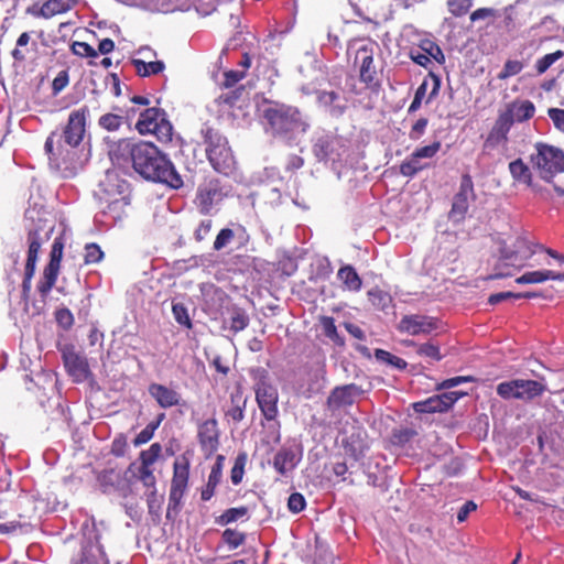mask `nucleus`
<instances>
[{
	"label": "nucleus",
	"instance_id": "1",
	"mask_svg": "<svg viewBox=\"0 0 564 564\" xmlns=\"http://www.w3.org/2000/svg\"><path fill=\"white\" fill-rule=\"evenodd\" d=\"M110 153L118 163H130L135 173L147 181L174 189L183 186V178L172 161L152 142L123 138L115 144Z\"/></svg>",
	"mask_w": 564,
	"mask_h": 564
},
{
	"label": "nucleus",
	"instance_id": "2",
	"mask_svg": "<svg viewBox=\"0 0 564 564\" xmlns=\"http://www.w3.org/2000/svg\"><path fill=\"white\" fill-rule=\"evenodd\" d=\"M263 118L267 120L273 135L293 140L297 134L305 133L308 123L303 119L301 111L293 106L275 104L264 109Z\"/></svg>",
	"mask_w": 564,
	"mask_h": 564
},
{
	"label": "nucleus",
	"instance_id": "3",
	"mask_svg": "<svg viewBox=\"0 0 564 564\" xmlns=\"http://www.w3.org/2000/svg\"><path fill=\"white\" fill-rule=\"evenodd\" d=\"M200 134L206 145L207 159L213 169L226 176L235 173L237 162L226 137L218 129L205 123L200 129Z\"/></svg>",
	"mask_w": 564,
	"mask_h": 564
},
{
	"label": "nucleus",
	"instance_id": "4",
	"mask_svg": "<svg viewBox=\"0 0 564 564\" xmlns=\"http://www.w3.org/2000/svg\"><path fill=\"white\" fill-rule=\"evenodd\" d=\"M191 463L186 455L176 457L173 463V476L171 480L169 505L166 510L167 519H175L182 508V499L187 491L189 481Z\"/></svg>",
	"mask_w": 564,
	"mask_h": 564
},
{
	"label": "nucleus",
	"instance_id": "5",
	"mask_svg": "<svg viewBox=\"0 0 564 564\" xmlns=\"http://www.w3.org/2000/svg\"><path fill=\"white\" fill-rule=\"evenodd\" d=\"M534 148L535 153L530 156L532 166L542 180L551 183L556 174L564 172V152L542 142H538Z\"/></svg>",
	"mask_w": 564,
	"mask_h": 564
},
{
	"label": "nucleus",
	"instance_id": "6",
	"mask_svg": "<svg viewBox=\"0 0 564 564\" xmlns=\"http://www.w3.org/2000/svg\"><path fill=\"white\" fill-rule=\"evenodd\" d=\"M135 130L141 135L153 134L161 143H169L173 137V126L167 119L166 112L158 107H150L143 110L138 121Z\"/></svg>",
	"mask_w": 564,
	"mask_h": 564
},
{
	"label": "nucleus",
	"instance_id": "7",
	"mask_svg": "<svg viewBox=\"0 0 564 564\" xmlns=\"http://www.w3.org/2000/svg\"><path fill=\"white\" fill-rule=\"evenodd\" d=\"M64 254V239L56 237L52 243L48 261L44 265L41 278L36 284V291L42 301H45L55 286Z\"/></svg>",
	"mask_w": 564,
	"mask_h": 564
},
{
	"label": "nucleus",
	"instance_id": "8",
	"mask_svg": "<svg viewBox=\"0 0 564 564\" xmlns=\"http://www.w3.org/2000/svg\"><path fill=\"white\" fill-rule=\"evenodd\" d=\"M377 48L378 43L376 41L368 40L357 48L354 59V64L359 67L360 82L371 89L379 86L377 69L375 66V53Z\"/></svg>",
	"mask_w": 564,
	"mask_h": 564
},
{
	"label": "nucleus",
	"instance_id": "9",
	"mask_svg": "<svg viewBox=\"0 0 564 564\" xmlns=\"http://www.w3.org/2000/svg\"><path fill=\"white\" fill-rule=\"evenodd\" d=\"M475 200L476 194L471 176L466 173L462 175L458 192L454 195L448 218L455 224L465 220L469 209V199Z\"/></svg>",
	"mask_w": 564,
	"mask_h": 564
},
{
	"label": "nucleus",
	"instance_id": "10",
	"mask_svg": "<svg viewBox=\"0 0 564 564\" xmlns=\"http://www.w3.org/2000/svg\"><path fill=\"white\" fill-rule=\"evenodd\" d=\"M256 400L261 413L268 421L276 419L279 414V393L276 388L265 378H261L256 384Z\"/></svg>",
	"mask_w": 564,
	"mask_h": 564
},
{
	"label": "nucleus",
	"instance_id": "11",
	"mask_svg": "<svg viewBox=\"0 0 564 564\" xmlns=\"http://www.w3.org/2000/svg\"><path fill=\"white\" fill-rule=\"evenodd\" d=\"M88 115L89 110L87 106L76 109L69 113L62 138L70 148L78 147L83 141Z\"/></svg>",
	"mask_w": 564,
	"mask_h": 564
},
{
	"label": "nucleus",
	"instance_id": "12",
	"mask_svg": "<svg viewBox=\"0 0 564 564\" xmlns=\"http://www.w3.org/2000/svg\"><path fill=\"white\" fill-rule=\"evenodd\" d=\"M55 132L51 133V135L45 141V151L48 155L50 164L54 166L56 170L63 172V176L68 177L74 174V169L70 166L72 162L75 158V152L64 149L62 144H58L57 148H54V137Z\"/></svg>",
	"mask_w": 564,
	"mask_h": 564
},
{
	"label": "nucleus",
	"instance_id": "13",
	"mask_svg": "<svg viewBox=\"0 0 564 564\" xmlns=\"http://www.w3.org/2000/svg\"><path fill=\"white\" fill-rule=\"evenodd\" d=\"M220 431L216 419H208L202 422L197 429V438L204 454L209 457L219 447Z\"/></svg>",
	"mask_w": 564,
	"mask_h": 564
},
{
	"label": "nucleus",
	"instance_id": "14",
	"mask_svg": "<svg viewBox=\"0 0 564 564\" xmlns=\"http://www.w3.org/2000/svg\"><path fill=\"white\" fill-rule=\"evenodd\" d=\"M361 393V388L355 383L339 386L332 390L326 403L330 410H338L344 406H350L355 403L356 398Z\"/></svg>",
	"mask_w": 564,
	"mask_h": 564
},
{
	"label": "nucleus",
	"instance_id": "15",
	"mask_svg": "<svg viewBox=\"0 0 564 564\" xmlns=\"http://www.w3.org/2000/svg\"><path fill=\"white\" fill-rule=\"evenodd\" d=\"M224 194L221 192L218 180L213 178L204 183L197 191V204L199 213L208 215L216 202L221 200Z\"/></svg>",
	"mask_w": 564,
	"mask_h": 564
},
{
	"label": "nucleus",
	"instance_id": "16",
	"mask_svg": "<svg viewBox=\"0 0 564 564\" xmlns=\"http://www.w3.org/2000/svg\"><path fill=\"white\" fill-rule=\"evenodd\" d=\"M437 328V319L422 315H405L401 318L399 330L412 336L420 334H431Z\"/></svg>",
	"mask_w": 564,
	"mask_h": 564
},
{
	"label": "nucleus",
	"instance_id": "17",
	"mask_svg": "<svg viewBox=\"0 0 564 564\" xmlns=\"http://www.w3.org/2000/svg\"><path fill=\"white\" fill-rule=\"evenodd\" d=\"M63 361L67 373L75 382L85 381L90 375L86 358L77 354L73 348L63 351Z\"/></svg>",
	"mask_w": 564,
	"mask_h": 564
},
{
	"label": "nucleus",
	"instance_id": "18",
	"mask_svg": "<svg viewBox=\"0 0 564 564\" xmlns=\"http://www.w3.org/2000/svg\"><path fill=\"white\" fill-rule=\"evenodd\" d=\"M465 393L449 392L441 395H434L425 401L415 402L413 404L414 410L417 413H434L447 411L460 395Z\"/></svg>",
	"mask_w": 564,
	"mask_h": 564
},
{
	"label": "nucleus",
	"instance_id": "19",
	"mask_svg": "<svg viewBox=\"0 0 564 564\" xmlns=\"http://www.w3.org/2000/svg\"><path fill=\"white\" fill-rule=\"evenodd\" d=\"M539 243H533L524 237H517L513 243V248L503 247L500 250L501 259L509 262H516L518 260H529L536 251H539Z\"/></svg>",
	"mask_w": 564,
	"mask_h": 564
},
{
	"label": "nucleus",
	"instance_id": "20",
	"mask_svg": "<svg viewBox=\"0 0 564 564\" xmlns=\"http://www.w3.org/2000/svg\"><path fill=\"white\" fill-rule=\"evenodd\" d=\"M50 240V231L41 228L30 229L26 234L28 254L24 267L36 269L42 246Z\"/></svg>",
	"mask_w": 564,
	"mask_h": 564
},
{
	"label": "nucleus",
	"instance_id": "21",
	"mask_svg": "<svg viewBox=\"0 0 564 564\" xmlns=\"http://www.w3.org/2000/svg\"><path fill=\"white\" fill-rule=\"evenodd\" d=\"M502 117L509 119L510 124L523 122L531 119L535 113V106L531 100L516 99L506 106L503 111L499 112Z\"/></svg>",
	"mask_w": 564,
	"mask_h": 564
},
{
	"label": "nucleus",
	"instance_id": "22",
	"mask_svg": "<svg viewBox=\"0 0 564 564\" xmlns=\"http://www.w3.org/2000/svg\"><path fill=\"white\" fill-rule=\"evenodd\" d=\"M511 124L509 119L502 117L500 113L498 115L492 128L490 129L485 142V150H494L499 145H507L508 143V133L511 129Z\"/></svg>",
	"mask_w": 564,
	"mask_h": 564
},
{
	"label": "nucleus",
	"instance_id": "23",
	"mask_svg": "<svg viewBox=\"0 0 564 564\" xmlns=\"http://www.w3.org/2000/svg\"><path fill=\"white\" fill-rule=\"evenodd\" d=\"M149 394L158 402L160 408L170 409L181 403V394L164 384L161 383H151L149 386Z\"/></svg>",
	"mask_w": 564,
	"mask_h": 564
},
{
	"label": "nucleus",
	"instance_id": "24",
	"mask_svg": "<svg viewBox=\"0 0 564 564\" xmlns=\"http://www.w3.org/2000/svg\"><path fill=\"white\" fill-rule=\"evenodd\" d=\"M80 0H46L39 9L32 10L36 18L51 19L72 10Z\"/></svg>",
	"mask_w": 564,
	"mask_h": 564
},
{
	"label": "nucleus",
	"instance_id": "25",
	"mask_svg": "<svg viewBox=\"0 0 564 564\" xmlns=\"http://www.w3.org/2000/svg\"><path fill=\"white\" fill-rule=\"evenodd\" d=\"M224 456L219 455L216 458L215 464L213 465L207 484L202 489L200 498L203 501H208L215 495L216 488L219 485L223 477V467H224Z\"/></svg>",
	"mask_w": 564,
	"mask_h": 564
},
{
	"label": "nucleus",
	"instance_id": "26",
	"mask_svg": "<svg viewBox=\"0 0 564 564\" xmlns=\"http://www.w3.org/2000/svg\"><path fill=\"white\" fill-rule=\"evenodd\" d=\"M509 171H510L512 178L516 182L525 184L527 186L531 187L536 193L542 192L541 188H538L535 185H533L532 173H531L529 166L522 161V159H517V160L510 162Z\"/></svg>",
	"mask_w": 564,
	"mask_h": 564
},
{
	"label": "nucleus",
	"instance_id": "27",
	"mask_svg": "<svg viewBox=\"0 0 564 564\" xmlns=\"http://www.w3.org/2000/svg\"><path fill=\"white\" fill-rule=\"evenodd\" d=\"M296 465V455L291 448H281L273 458V467L281 476L293 470Z\"/></svg>",
	"mask_w": 564,
	"mask_h": 564
},
{
	"label": "nucleus",
	"instance_id": "28",
	"mask_svg": "<svg viewBox=\"0 0 564 564\" xmlns=\"http://www.w3.org/2000/svg\"><path fill=\"white\" fill-rule=\"evenodd\" d=\"M545 386L536 380L519 379L518 400L529 402L544 393Z\"/></svg>",
	"mask_w": 564,
	"mask_h": 564
},
{
	"label": "nucleus",
	"instance_id": "29",
	"mask_svg": "<svg viewBox=\"0 0 564 564\" xmlns=\"http://www.w3.org/2000/svg\"><path fill=\"white\" fill-rule=\"evenodd\" d=\"M317 100L321 105L324 107H327L329 109V113L333 117H340L344 115V112L347 109L346 104H339V95L336 91H327L323 90L319 91L317 95Z\"/></svg>",
	"mask_w": 564,
	"mask_h": 564
},
{
	"label": "nucleus",
	"instance_id": "30",
	"mask_svg": "<svg viewBox=\"0 0 564 564\" xmlns=\"http://www.w3.org/2000/svg\"><path fill=\"white\" fill-rule=\"evenodd\" d=\"M337 278L343 282L346 290L352 292L360 291L362 281L352 265L347 264L341 267L337 272Z\"/></svg>",
	"mask_w": 564,
	"mask_h": 564
},
{
	"label": "nucleus",
	"instance_id": "31",
	"mask_svg": "<svg viewBox=\"0 0 564 564\" xmlns=\"http://www.w3.org/2000/svg\"><path fill=\"white\" fill-rule=\"evenodd\" d=\"M246 399L242 392L237 391L230 395V406L226 410L225 416L234 423H239L245 417Z\"/></svg>",
	"mask_w": 564,
	"mask_h": 564
},
{
	"label": "nucleus",
	"instance_id": "32",
	"mask_svg": "<svg viewBox=\"0 0 564 564\" xmlns=\"http://www.w3.org/2000/svg\"><path fill=\"white\" fill-rule=\"evenodd\" d=\"M558 272L552 270L529 271L516 279L518 284H538L547 280H557Z\"/></svg>",
	"mask_w": 564,
	"mask_h": 564
},
{
	"label": "nucleus",
	"instance_id": "33",
	"mask_svg": "<svg viewBox=\"0 0 564 564\" xmlns=\"http://www.w3.org/2000/svg\"><path fill=\"white\" fill-rule=\"evenodd\" d=\"M427 167H430V164L423 162L420 158H415V153L413 151L410 156L400 164L399 172L401 175L412 178Z\"/></svg>",
	"mask_w": 564,
	"mask_h": 564
},
{
	"label": "nucleus",
	"instance_id": "34",
	"mask_svg": "<svg viewBox=\"0 0 564 564\" xmlns=\"http://www.w3.org/2000/svg\"><path fill=\"white\" fill-rule=\"evenodd\" d=\"M343 445L345 451L355 459H358L360 456H362L365 451L368 448L367 443L361 435V432H358L357 434H352L351 436L345 438L343 441Z\"/></svg>",
	"mask_w": 564,
	"mask_h": 564
},
{
	"label": "nucleus",
	"instance_id": "35",
	"mask_svg": "<svg viewBox=\"0 0 564 564\" xmlns=\"http://www.w3.org/2000/svg\"><path fill=\"white\" fill-rule=\"evenodd\" d=\"M132 64L137 74L141 77L158 75L165 68V65L162 61L144 62L142 59L134 58L132 59Z\"/></svg>",
	"mask_w": 564,
	"mask_h": 564
},
{
	"label": "nucleus",
	"instance_id": "36",
	"mask_svg": "<svg viewBox=\"0 0 564 564\" xmlns=\"http://www.w3.org/2000/svg\"><path fill=\"white\" fill-rule=\"evenodd\" d=\"M308 376L311 377L312 383L310 384L308 392L318 393L321 392L326 383V365L325 362H319L313 368Z\"/></svg>",
	"mask_w": 564,
	"mask_h": 564
},
{
	"label": "nucleus",
	"instance_id": "37",
	"mask_svg": "<svg viewBox=\"0 0 564 564\" xmlns=\"http://www.w3.org/2000/svg\"><path fill=\"white\" fill-rule=\"evenodd\" d=\"M321 324L323 327L324 335L328 337L330 340H333L338 346H344L345 340L344 338L338 334L337 327L335 325V319L330 316H322L321 317Z\"/></svg>",
	"mask_w": 564,
	"mask_h": 564
},
{
	"label": "nucleus",
	"instance_id": "38",
	"mask_svg": "<svg viewBox=\"0 0 564 564\" xmlns=\"http://www.w3.org/2000/svg\"><path fill=\"white\" fill-rule=\"evenodd\" d=\"M375 357L378 361L390 365L393 368H397L399 370H403L408 366V364L404 359H402L384 349H380V348L376 349Z\"/></svg>",
	"mask_w": 564,
	"mask_h": 564
},
{
	"label": "nucleus",
	"instance_id": "39",
	"mask_svg": "<svg viewBox=\"0 0 564 564\" xmlns=\"http://www.w3.org/2000/svg\"><path fill=\"white\" fill-rule=\"evenodd\" d=\"M249 512V509L245 506L229 508L221 516H219L216 522L220 525H226L231 522H235L243 517H246Z\"/></svg>",
	"mask_w": 564,
	"mask_h": 564
},
{
	"label": "nucleus",
	"instance_id": "40",
	"mask_svg": "<svg viewBox=\"0 0 564 564\" xmlns=\"http://www.w3.org/2000/svg\"><path fill=\"white\" fill-rule=\"evenodd\" d=\"M368 297L375 307L382 311L388 308L392 302V297L390 296V294L378 288L370 290L368 292Z\"/></svg>",
	"mask_w": 564,
	"mask_h": 564
},
{
	"label": "nucleus",
	"instance_id": "41",
	"mask_svg": "<svg viewBox=\"0 0 564 564\" xmlns=\"http://www.w3.org/2000/svg\"><path fill=\"white\" fill-rule=\"evenodd\" d=\"M419 50L436 61L438 64H443L445 62V55L443 51L435 42L431 40H422L419 45Z\"/></svg>",
	"mask_w": 564,
	"mask_h": 564
},
{
	"label": "nucleus",
	"instance_id": "42",
	"mask_svg": "<svg viewBox=\"0 0 564 564\" xmlns=\"http://www.w3.org/2000/svg\"><path fill=\"white\" fill-rule=\"evenodd\" d=\"M417 432L412 427H401L394 430L391 435V443L397 446H404L409 442H411Z\"/></svg>",
	"mask_w": 564,
	"mask_h": 564
},
{
	"label": "nucleus",
	"instance_id": "43",
	"mask_svg": "<svg viewBox=\"0 0 564 564\" xmlns=\"http://www.w3.org/2000/svg\"><path fill=\"white\" fill-rule=\"evenodd\" d=\"M519 379L500 382L497 386V393L502 399H517L518 400Z\"/></svg>",
	"mask_w": 564,
	"mask_h": 564
},
{
	"label": "nucleus",
	"instance_id": "44",
	"mask_svg": "<svg viewBox=\"0 0 564 564\" xmlns=\"http://www.w3.org/2000/svg\"><path fill=\"white\" fill-rule=\"evenodd\" d=\"M246 464L247 455L246 453H240L236 457L234 466L230 470V479L234 485H239L242 481Z\"/></svg>",
	"mask_w": 564,
	"mask_h": 564
},
{
	"label": "nucleus",
	"instance_id": "45",
	"mask_svg": "<svg viewBox=\"0 0 564 564\" xmlns=\"http://www.w3.org/2000/svg\"><path fill=\"white\" fill-rule=\"evenodd\" d=\"M122 123L123 118L119 115H115L111 112L102 115L98 120L99 127L109 132L119 130Z\"/></svg>",
	"mask_w": 564,
	"mask_h": 564
},
{
	"label": "nucleus",
	"instance_id": "46",
	"mask_svg": "<svg viewBox=\"0 0 564 564\" xmlns=\"http://www.w3.org/2000/svg\"><path fill=\"white\" fill-rule=\"evenodd\" d=\"M162 447L159 443H153L151 446L140 453V467H151L159 458Z\"/></svg>",
	"mask_w": 564,
	"mask_h": 564
},
{
	"label": "nucleus",
	"instance_id": "47",
	"mask_svg": "<svg viewBox=\"0 0 564 564\" xmlns=\"http://www.w3.org/2000/svg\"><path fill=\"white\" fill-rule=\"evenodd\" d=\"M564 56V52L557 50L539 58L535 63V69L539 75L544 74L557 59Z\"/></svg>",
	"mask_w": 564,
	"mask_h": 564
},
{
	"label": "nucleus",
	"instance_id": "48",
	"mask_svg": "<svg viewBox=\"0 0 564 564\" xmlns=\"http://www.w3.org/2000/svg\"><path fill=\"white\" fill-rule=\"evenodd\" d=\"M245 93H246L245 86L240 85L227 93H223L218 97V104L234 107L241 99V97Z\"/></svg>",
	"mask_w": 564,
	"mask_h": 564
},
{
	"label": "nucleus",
	"instance_id": "49",
	"mask_svg": "<svg viewBox=\"0 0 564 564\" xmlns=\"http://www.w3.org/2000/svg\"><path fill=\"white\" fill-rule=\"evenodd\" d=\"M223 540L231 550H235L245 543L246 535L237 530L226 529L223 532Z\"/></svg>",
	"mask_w": 564,
	"mask_h": 564
},
{
	"label": "nucleus",
	"instance_id": "50",
	"mask_svg": "<svg viewBox=\"0 0 564 564\" xmlns=\"http://www.w3.org/2000/svg\"><path fill=\"white\" fill-rule=\"evenodd\" d=\"M416 354L422 357L440 361L443 358L440 346L433 343H425L417 346Z\"/></svg>",
	"mask_w": 564,
	"mask_h": 564
},
{
	"label": "nucleus",
	"instance_id": "51",
	"mask_svg": "<svg viewBox=\"0 0 564 564\" xmlns=\"http://www.w3.org/2000/svg\"><path fill=\"white\" fill-rule=\"evenodd\" d=\"M104 258V251L100 249V247L97 243H87L85 246V256H84V263L95 264L102 260Z\"/></svg>",
	"mask_w": 564,
	"mask_h": 564
},
{
	"label": "nucleus",
	"instance_id": "52",
	"mask_svg": "<svg viewBox=\"0 0 564 564\" xmlns=\"http://www.w3.org/2000/svg\"><path fill=\"white\" fill-rule=\"evenodd\" d=\"M249 325V317L242 310H235L230 316V329L234 333L243 330Z\"/></svg>",
	"mask_w": 564,
	"mask_h": 564
},
{
	"label": "nucleus",
	"instance_id": "53",
	"mask_svg": "<svg viewBox=\"0 0 564 564\" xmlns=\"http://www.w3.org/2000/svg\"><path fill=\"white\" fill-rule=\"evenodd\" d=\"M441 148L442 143L438 140L432 142L431 144L416 148L414 150L415 158H420L421 160L433 159L438 153Z\"/></svg>",
	"mask_w": 564,
	"mask_h": 564
},
{
	"label": "nucleus",
	"instance_id": "54",
	"mask_svg": "<svg viewBox=\"0 0 564 564\" xmlns=\"http://www.w3.org/2000/svg\"><path fill=\"white\" fill-rule=\"evenodd\" d=\"M473 0H448L447 7L454 17L465 15L471 8Z\"/></svg>",
	"mask_w": 564,
	"mask_h": 564
},
{
	"label": "nucleus",
	"instance_id": "55",
	"mask_svg": "<svg viewBox=\"0 0 564 564\" xmlns=\"http://www.w3.org/2000/svg\"><path fill=\"white\" fill-rule=\"evenodd\" d=\"M164 417V414L162 413L160 415V419L156 423H150L148 424L134 438L133 441V444L135 446H139V445H142V444H145L148 443L152 437H153V434H154V431L156 430V427L159 426L161 420Z\"/></svg>",
	"mask_w": 564,
	"mask_h": 564
},
{
	"label": "nucleus",
	"instance_id": "56",
	"mask_svg": "<svg viewBox=\"0 0 564 564\" xmlns=\"http://www.w3.org/2000/svg\"><path fill=\"white\" fill-rule=\"evenodd\" d=\"M523 69V64L517 59H508L502 70L498 74V78L503 80L511 76L518 75Z\"/></svg>",
	"mask_w": 564,
	"mask_h": 564
},
{
	"label": "nucleus",
	"instance_id": "57",
	"mask_svg": "<svg viewBox=\"0 0 564 564\" xmlns=\"http://www.w3.org/2000/svg\"><path fill=\"white\" fill-rule=\"evenodd\" d=\"M55 321L58 324V326H61L65 330H68L74 325V315L68 308L62 307L56 310Z\"/></svg>",
	"mask_w": 564,
	"mask_h": 564
},
{
	"label": "nucleus",
	"instance_id": "58",
	"mask_svg": "<svg viewBox=\"0 0 564 564\" xmlns=\"http://www.w3.org/2000/svg\"><path fill=\"white\" fill-rule=\"evenodd\" d=\"M172 313H173L175 321L178 324H181L187 328H192V322H191V318L188 316L187 308L185 307V305H183L182 303L173 304Z\"/></svg>",
	"mask_w": 564,
	"mask_h": 564
},
{
	"label": "nucleus",
	"instance_id": "59",
	"mask_svg": "<svg viewBox=\"0 0 564 564\" xmlns=\"http://www.w3.org/2000/svg\"><path fill=\"white\" fill-rule=\"evenodd\" d=\"M73 54L80 57H97L98 52L88 43L75 41L72 46Z\"/></svg>",
	"mask_w": 564,
	"mask_h": 564
},
{
	"label": "nucleus",
	"instance_id": "60",
	"mask_svg": "<svg viewBox=\"0 0 564 564\" xmlns=\"http://www.w3.org/2000/svg\"><path fill=\"white\" fill-rule=\"evenodd\" d=\"M333 151V141L328 137L319 138L314 144V152L317 156L326 159Z\"/></svg>",
	"mask_w": 564,
	"mask_h": 564
},
{
	"label": "nucleus",
	"instance_id": "61",
	"mask_svg": "<svg viewBox=\"0 0 564 564\" xmlns=\"http://www.w3.org/2000/svg\"><path fill=\"white\" fill-rule=\"evenodd\" d=\"M235 238V232L230 228H223L218 235L216 236V239L214 241V249L216 251H219L228 246Z\"/></svg>",
	"mask_w": 564,
	"mask_h": 564
},
{
	"label": "nucleus",
	"instance_id": "62",
	"mask_svg": "<svg viewBox=\"0 0 564 564\" xmlns=\"http://www.w3.org/2000/svg\"><path fill=\"white\" fill-rule=\"evenodd\" d=\"M306 507L305 498L300 492H293L288 499V508L292 513H300Z\"/></svg>",
	"mask_w": 564,
	"mask_h": 564
},
{
	"label": "nucleus",
	"instance_id": "63",
	"mask_svg": "<svg viewBox=\"0 0 564 564\" xmlns=\"http://www.w3.org/2000/svg\"><path fill=\"white\" fill-rule=\"evenodd\" d=\"M429 124L427 118L417 119L411 127L409 132V138L411 140L417 141L425 133Z\"/></svg>",
	"mask_w": 564,
	"mask_h": 564
},
{
	"label": "nucleus",
	"instance_id": "64",
	"mask_svg": "<svg viewBox=\"0 0 564 564\" xmlns=\"http://www.w3.org/2000/svg\"><path fill=\"white\" fill-rule=\"evenodd\" d=\"M98 550L100 553V560L90 556L86 551H84L78 564H109L104 546L99 545Z\"/></svg>",
	"mask_w": 564,
	"mask_h": 564
}]
</instances>
